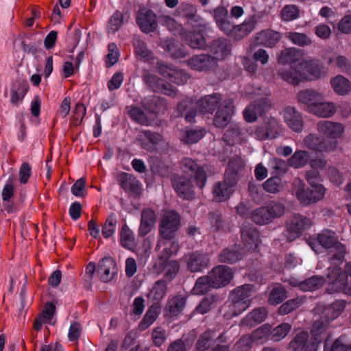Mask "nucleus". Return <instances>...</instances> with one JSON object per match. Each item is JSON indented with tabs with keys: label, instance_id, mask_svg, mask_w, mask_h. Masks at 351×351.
I'll return each mask as SVG.
<instances>
[{
	"label": "nucleus",
	"instance_id": "c03bdc74",
	"mask_svg": "<svg viewBox=\"0 0 351 351\" xmlns=\"http://www.w3.org/2000/svg\"><path fill=\"white\" fill-rule=\"evenodd\" d=\"M308 152L304 150H298L287 160L288 165L294 168L300 169L308 162Z\"/></svg>",
	"mask_w": 351,
	"mask_h": 351
},
{
	"label": "nucleus",
	"instance_id": "20e7f679",
	"mask_svg": "<svg viewBox=\"0 0 351 351\" xmlns=\"http://www.w3.org/2000/svg\"><path fill=\"white\" fill-rule=\"evenodd\" d=\"M181 217L174 210L166 211L161 218L158 226L159 237L166 241L175 239L180 228Z\"/></svg>",
	"mask_w": 351,
	"mask_h": 351
},
{
	"label": "nucleus",
	"instance_id": "7c9ffc66",
	"mask_svg": "<svg viewBox=\"0 0 351 351\" xmlns=\"http://www.w3.org/2000/svg\"><path fill=\"white\" fill-rule=\"evenodd\" d=\"M297 99L300 104L303 105L305 110L311 112V108L323 99V96L318 91L313 89H306L299 91Z\"/></svg>",
	"mask_w": 351,
	"mask_h": 351
},
{
	"label": "nucleus",
	"instance_id": "4be33fe9",
	"mask_svg": "<svg viewBox=\"0 0 351 351\" xmlns=\"http://www.w3.org/2000/svg\"><path fill=\"white\" fill-rule=\"evenodd\" d=\"M141 106L152 114L157 115L168 109L166 99L156 95H149L141 99Z\"/></svg>",
	"mask_w": 351,
	"mask_h": 351
},
{
	"label": "nucleus",
	"instance_id": "39448f33",
	"mask_svg": "<svg viewBox=\"0 0 351 351\" xmlns=\"http://www.w3.org/2000/svg\"><path fill=\"white\" fill-rule=\"evenodd\" d=\"M180 168L183 173L193 177L196 185L203 189L207 181V173L204 166L199 165L196 160L188 158H183L179 163Z\"/></svg>",
	"mask_w": 351,
	"mask_h": 351
},
{
	"label": "nucleus",
	"instance_id": "5701e85b",
	"mask_svg": "<svg viewBox=\"0 0 351 351\" xmlns=\"http://www.w3.org/2000/svg\"><path fill=\"white\" fill-rule=\"evenodd\" d=\"M197 108H198L197 102H194L191 98H185L177 104L176 116L178 117H184L187 122H195Z\"/></svg>",
	"mask_w": 351,
	"mask_h": 351
},
{
	"label": "nucleus",
	"instance_id": "052dcab7",
	"mask_svg": "<svg viewBox=\"0 0 351 351\" xmlns=\"http://www.w3.org/2000/svg\"><path fill=\"white\" fill-rule=\"evenodd\" d=\"M308 332L301 331L290 341L289 348L293 351H300L302 347H304L305 343L308 341Z\"/></svg>",
	"mask_w": 351,
	"mask_h": 351
},
{
	"label": "nucleus",
	"instance_id": "0e129e2a",
	"mask_svg": "<svg viewBox=\"0 0 351 351\" xmlns=\"http://www.w3.org/2000/svg\"><path fill=\"white\" fill-rule=\"evenodd\" d=\"M208 219L213 232H218L223 228L222 215L219 211L216 210L210 212L208 213Z\"/></svg>",
	"mask_w": 351,
	"mask_h": 351
},
{
	"label": "nucleus",
	"instance_id": "1a4fd4ad",
	"mask_svg": "<svg viewBox=\"0 0 351 351\" xmlns=\"http://www.w3.org/2000/svg\"><path fill=\"white\" fill-rule=\"evenodd\" d=\"M213 289H219L229 285L234 277L232 269L224 265L214 267L208 273Z\"/></svg>",
	"mask_w": 351,
	"mask_h": 351
},
{
	"label": "nucleus",
	"instance_id": "6ab92c4d",
	"mask_svg": "<svg viewBox=\"0 0 351 351\" xmlns=\"http://www.w3.org/2000/svg\"><path fill=\"white\" fill-rule=\"evenodd\" d=\"M298 68L300 69L302 78L308 81L320 78L322 73V66L316 60L299 62Z\"/></svg>",
	"mask_w": 351,
	"mask_h": 351
},
{
	"label": "nucleus",
	"instance_id": "0eeeda50",
	"mask_svg": "<svg viewBox=\"0 0 351 351\" xmlns=\"http://www.w3.org/2000/svg\"><path fill=\"white\" fill-rule=\"evenodd\" d=\"M312 224L311 220L300 214L293 215L287 223V240L291 242L298 238L302 232L308 229Z\"/></svg>",
	"mask_w": 351,
	"mask_h": 351
},
{
	"label": "nucleus",
	"instance_id": "58836bf2",
	"mask_svg": "<svg viewBox=\"0 0 351 351\" xmlns=\"http://www.w3.org/2000/svg\"><path fill=\"white\" fill-rule=\"evenodd\" d=\"M233 191V188L224 182H216L213 188L214 199L217 202H225L230 198Z\"/></svg>",
	"mask_w": 351,
	"mask_h": 351
},
{
	"label": "nucleus",
	"instance_id": "5fc2aeb1",
	"mask_svg": "<svg viewBox=\"0 0 351 351\" xmlns=\"http://www.w3.org/2000/svg\"><path fill=\"white\" fill-rule=\"evenodd\" d=\"M213 332L208 329L199 335L195 343L197 351H206L209 349L210 343L213 340Z\"/></svg>",
	"mask_w": 351,
	"mask_h": 351
},
{
	"label": "nucleus",
	"instance_id": "69168bd1",
	"mask_svg": "<svg viewBox=\"0 0 351 351\" xmlns=\"http://www.w3.org/2000/svg\"><path fill=\"white\" fill-rule=\"evenodd\" d=\"M205 134V131L202 129H186L184 136V141L188 144L196 143Z\"/></svg>",
	"mask_w": 351,
	"mask_h": 351
},
{
	"label": "nucleus",
	"instance_id": "c85d7f7f",
	"mask_svg": "<svg viewBox=\"0 0 351 351\" xmlns=\"http://www.w3.org/2000/svg\"><path fill=\"white\" fill-rule=\"evenodd\" d=\"M243 247L239 245H232L224 248L218 256L219 261L226 264H234L243 257Z\"/></svg>",
	"mask_w": 351,
	"mask_h": 351
},
{
	"label": "nucleus",
	"instance_id": "bf43d9fd",
	"mask_svg": "<svg viewBox=\"0 0 351 351\" xmlns=\"http://www.w3.org/2000/svg\"><path fill=\"white\" fill-rule=\"evenodd\" d=\"M291 326L288 323H282L274 328H271V341H279L284 339L290 332Z\"/></svg>",
	"mask_w": 351,
	"mask_h": 351
},
{
	"label": "nucleus",
	"instance_id": "e433bc0d",
	"mask_svg": "<svg viewBox=\"0 0 351 351\" xmlns=\"http://www.w3.org/2000/svg\"><path fill=\"white\" fill-rule=\"evenodd\" d=\"M162 47L173 58H184L186 56L183 45L174 39L165 40L162 43Z\"/></svg>",
	"mask_w": 351,
	"mask_h": 351
},
{
	"label": "nucleus",
	"instance_id": "7ed1b4c3",
	"mask_svg": "<svg viewBox=\"0 0 351 351\" xmlns=\"http://www.w3.org/2000/svg\"><path fill=\"white\" fill-rule=\"evenodd\" d=\"M285 211V207L282 203L271 201L265 206L254 209L251 214V219L257 225H265L282 216Z\"/></svg>",
	"mask_w": 351,
	"mask_h": 351
},
{
	"label": "nucleus",
	"instance_id": "8fccbe9b",
	"mask_svg": "<svg viewBox=\"0 0 351 351\" xmlns=\"http://www.w3.org/2000/svg\"><path fill=\"white\" fill-rule=\"evenodd\" d=\"M302 303V299L298 297L289 300L280 305L278 308V313L281 315L289 314L298 308Z\"/></svg>",
	"mask_w": 351,
	"mask_h": 351
},
{
	"label": "nucleus",
	"instance_id": "37998d69",
	"mask_svg": "<svg viewBox=\"0 0 351 351\" xmlns=\"http://www.w3.org/2000/svg\"><path fill=\"white\" fill-rule=\"evenodd\" d=\"M160 313V306L158 304L152 305L143 319L140 322L138 328L141 331L145 330L151 324H152L156 318L158 317Z\"/></svg>",
	"mask_w": 351,
	"mask_h": 351
},
{
	"label": "nucleus",
	"instance_id": "f03ea898",
	"mask_svg": "<svg viewBox=\"0 0 351 351\" xmlns=\"http://www.w3.org/2000/svg\"><path fill=\"white\" fill-rule=\"evenodd\" d=\"M309 185L306 189L305 184L299 178L295 179L293 183V191L300 204L304 206L319 201L324 197L326 192L325 188L322 184Z\"/></svg>",
	"mask_w": 351,
	"mask_h": 351
},
{
	"label": "nucleus",
	"instance_id": "c9c22d12",
	"mask_svg": "<svg viewBox=\"0 0 351 351\" xmlns=\"http://www.w3.org/2000/svg\"><path fill=\"white\" fill-rule=\"evenodd\" d=\"M328 250V259L332 267H340L345 261V256L348 253L346 246L340 242Z\"/></svg>",
	"mask_w": 351,
	"mask_h": 351
},
{
	"label": "nucleus",
	"instance_id": "e2e57ef3",
	"mask_svg": "<svg viewBox=\"0 0 351 351\" xmlns=\"http://www.w3.org/2000/svg\"><path fill=\"white\" fill-rule=\"evenodd\" d=\"M263 189L270 193H277L282 188V179L279 176H273L263 184Z\"/></svg>",
	"mask_w": 351,
	"mask_h": 351
},
{
	"label": "nucleus",
	"instance_id": "423d86ee",
	"mask_svg": "<svg viewBox=\"0 0 351 351\" xmlns=\"http://www.w3.org/2000/svg\"><path fill=\"white\" fill-rule=\"evenodd\" d=\"M171 186L176 195L182 199L192 200L195 197V187L191 178L180 173H173L170 178Z\"/></svg>",
	"mask_w": 351,
	"mask_h": 351
},
{
	"label": "nucleus",
	"instance_id": "bb28decb",
	"mask_svg": "<svg viewBox=\"0 0 351 351\" xmlns=\"http://www.w3.org/2000/svg\"><path fill=\"white\" fill-rule=\"evenodd\" d=\"M317 131L330 138H339L344 131V126L339 122L319 121L317 123Z\"/></svg>",
	"mask_w": 351,
	"mask_h": 351
},
{
	"label": "nucleus",
	"instance_id": "cd10ccee",
	"mask_svg": "<svg viewBox=\"0 0 351 351\" xmlns=\"http://www.w3.org/2000/svg\"><path fill=\"white\" fill-rule=\"evenodd\" d=\"M180 34L182 39L192 49L206 50L207 43L201 32L182 29Z\"/></svg>",
	"mask_w": 351,
	"mask_h": 351
},
{
	"label": "nucleus",
	"instance_id": "473e14b6",
	"mask_svg": "<svg viewBox=\"0 0 351 351\" xmlns=\"http://www.w3.org/2000/svg\"><path fill=\"white\" fill-rule=\"evenodd\" d=\"M118 181L125 191L130 192L135 195H140L141 184L133 175L122 172L118 176Z\"/></svg>",
	"mask_w": 351,
	"mask_h": 351
},
{
	"label": "nucleus",
	"instance_id": "a211bd4d",
	"mask_svg": "<svg viewBox=\"0 0 351 351\" xmlns=\"http://www.w3.org/2000/svg\"><path fill=\"white\" fill-rule=\"evenodd\" d=\"M185 258L186 268L191 273L202 271L208 267L210 262L208 255L200 251L189 253Z\"/></svg>",
	"mask_w": 351,
	"mask_h": 351
},
{
	"label": "nucleus",
	"instance_id": "3c124183",
	"mask_svg": "<svg viewBox=\"0 0 351 351\" xmlns=\"http://www.w3.org/2000/svg\"><path fill=\"white\" fill-rule=\"evenodd\" d=\"M242 131V128L239 124L232 123L223 134V138L229 145L234 144L235 141L241 135Z\"/></svg>",
	"mask_w": 351,
	"mask_h": 351
},
{
	"label": "nucleus",
	"instance_id": "6e6d98bb",
	"mask_svg": "<svg viewBox=\"0 0 351 351\" xmlns=\"http://www.w3.org/2000/svg\"><path fill=\"white\" fill-rule=\"evenodd\" d=\"M287 38L293 44L300 47L308 46L312 43L311 39L304 33L291 32L287 34Z\"/></svg>",
	"mask_w": 351,
	"mask_h": 351
},
{
	"label": "nucleus",
	"instance_id": "864d4df0",
	"mask_svg": "<svg viewBox=\"0 0 351 351\" xmlns=\"http://www.w3.org/2000/svg\"><path fill=\"white\" fill-rule=\"evenodd\" d=\"M108 32L114 34L121 28L123 24V14L117 10L108 21Z\"/></svg>",
	"mask_w": 351,
	"mask_h": 351
},
{
	"label": "nucleus",
	"instance_id": "f3484780",
	"mask_svg": "<svg viewBox=\"0 0 351 351\" xmlns=\"http://www.w3.org/2000/svg\"><path fill=\"white\" fill-rule=\"evenodd\" d=\"M188 65L198 71H208L214 69L217 62L211 54L201 53L195 55L187 60Z\"/></svg>",
	"mask_w": 351,
	"mask_h": 351
},
{
	"label": "nucleus",
	"instance_id": "f8f14e48",
	"mask_svg": "<svg viewBox=\"0 0 351 351\" xmlns=\"http://www.w3.org/2000/svg\"><path fill=\"white\" fill-rule=\"evenodd\" d=\"M270 103L267 98H261L251 102L243 110V115L245 121L254 122L258 116L263 117L270 108Z\"/></svg>",
	"mask_w": 351,
	"mask_h": 351
},
{
	"label": "nucleus",
	"instance_id": "4c0bfd02",
	"mask_svg": "<svg viewBox=\"0 0 351 351\" xmlns=\"http://www.w3.org/2000/svg\"><path fill=\"white\" fill-rule=\"evenodd\" d=\"M186 300V298L180 295L169 300L165 307V315L173 317L179 315L185 306Z\"/></svg>",
	"mask_w": 351,
	"mask_h": 351
},
{
	"label": "nucleus",
	"instance_id": "ddd939ff",
	"mask_svg": "<svg viewBox=\"0 0 351 351\" xmlns=\"http://www.w3.org/2000/svg\"><path fill=\"white\" fill-rule=\"evenodd\" d=\"M340 243L336 233L330 230L325 229L318 234L315 238L310 239L308 245L317 252L319 247L329 250Z\"/></svg>",
	"mask_w": 351,
	"mask_h": 351
},
{
	"label": "nucleus",
	"instance_id": "c756f323",
	"mask_svg": "<svg viewBox=\"0 0 351 351\" xmlns=\"http://www.w3.org/2000/svg\"><path fill=\"white\" fill-rule=\"evenodd\" d=\"M298 62H293L287 66H283L278 70V75L284 81L293 86L298 85L302 79L300 69L298 68Z\"/></svg>",
	"mask_w": 351,
	"mask_h": 351
},
{
	"label": "nucleus",
	"instance_id": "a18cd8bd",
	"mask_svg": "<svg viewBox=\"0 0 351 351\" xmlns=\"http://www.w3.org/2000/svg\"><path fill=\"white\" fill-rule=\"evenodd\" d=\"M324 279L318 276H313L304 280L300 281V290L303 291H313L319 289L323 286Z\"/></svg>",
	"mask_w": 351,
	"mask_h": 351
},
{
	"label": "nucleus",
	"instance_id": "9b49d317",
	"mask_svg": "<svg viewBox=\"0 0 351 351\" xmlns=\"http://www.w3.org/2000/svg\"><path fill=\"white\" fill-rule=\"evenodd\" d=\"M280 134V125L276 119L274 117L266 118L261 125L256 128L254 134L260 141L272 139Z\"/></svg>",
	"mask_w": 351,
	"mask_h": 351
},
{
	"label": "nucleus",
	"instance_id": "13d9d810",
	"mask_svg": "<svg viewBox=\"0 0 351 351\" xmlns=\"http://www.w3.org/2000/svg\"><path fill=\"white\" fill-rule=\"evenodd\" d=\"M117 223L115 214L112 213L109 215L102 227L101 233L104 238L108 239L114 234Z\"/></svg>",
	"mask_w": 351,
	"mask_h": 351
},
{
	"label": "nucleus",
	"instance_id": "6e6552de",
	"mask_svg": "<svg viewBox=\"0 0 351 351\" xmlns=\"http://www.w3.org/2000/svg\"><path fill=\"white\" fill-rule=\"evenodd\" d=\"M235 107L232 99H226L221 102L213 119V125L220 129L230 124L234 114Z\"/></svg>",
	"mask_w": 351,
	"mask_h": 351
},
{
	"label": "nucleus",
	"instance_id": "393cba45",
	"mask_svg": "<svg viewBox=\"0 0 351 351\" xmlns=\"http://www.w3.org/2000/svg\"><path fill=\"white\" fill-rule=\"evenodd\" d=\"M304 143L308 149L319 152H329L335 148V145L330 141L313 134H310L304 138Z\"/></svg>",
	"mask_w": 351,
	"mask_h": 351
},
{
	"label": "nucleus",
	"instance_id": "79ce46f5",
	"mask_svg": "<svg viewBox=\"0 0 351 351\" xmlns=\"http://www.w3.org/2000/svg\"><path fill=\"white\" fill-rule=\"evenodd\" d=\"M346 306V302L341 300H335L328 305L324 310V314L326 320L330 322L338 317L345 309Z\"/></svg>",
	"mask_w": 351,
	"mask_h": 351
},
{
	"label": "nucleus",
	"instance_id": "dca6fc26",
	"mask_svg": "<svg viewBox=\"0 0 351 351\" xmlns=\"http://www.w3.org/2000/svg\"><path fill=\"white\" fill-rule=\"evenodd\" d=\"M282 36L280 32L271 29L261 30L254 37V46H263L273 48L280 42Z\"/></svg>",
	"mask_w": 351,
	"mask_h": 351
},
{
	"label": "nucleus",
	"instance_id": "a878e982",
	"mask_svg": "<svg viewBox=\"0 0 351 351\" xmlns=\"http://www.w3.org/2000/svg\"><path fill=\"white\" fill-rule=\"evenodd\" d=\"M222 99L219 93L206 95L197 101L198 109L202 114H213L219 108Z\"/></svg>",
	"mask_w": 351,
	"mask_h": 351
},
{
	"label": "nucleus",
	"instance_id": "9d476101",
	"mask_svg": "<svg viewBox=\"0 0 351 351\" xmlns=\"http://www.w3.org/2000/svg\"><path fill=\"white\" fill-rule=\"evenodd\" d=\"M327 278L329 280L328 287H327V292L328 293L340 291H343L346 293L348 277L346 274L342 273L340 267H330L328 268Z\"/></svg>",
	"mask_w": 351,
	"mask_h": 351
},
{
	"label": "nucleus",
	"instance_id": "72a5a7b5",
	"mask_svg": "<svg viewBox=\"0 0 351 351\" xmlns=\"http://www.w3.org/2000/svg\"><path fill=\"white\" fill-rule=\"evenodd\" d=\"M156 221L155 211L149 208H145L141 213V223L138 228V234L145 237L153 229Z\"/></svg>",
	"mask_w": 351,
	"mask_h": 351
},
{
	"label": "nucleus",
	"instance_id": "2f4dec72",
	"mask_svg": "<svg viewBox=\"0 0 351 351\" xmlns=\"http://www.w3.org/2000/svg\"><path fill=\"white\" fill-rule=\"evenodd\" d=\"M284 119L287 125L293 131L296 132H302L303 129L302 114L294 107L288 106L285 108Z\"/></svg>",
	"mask_w": 351,
	"mask_h": 351
},
{
	"label": "nucleus",
	"instance_id": "412c9836",
	"mask_svg": "<svg viewBox=\"0 0 351 351\" xmlns=\"http://www.w3.org/2000/svg\"><path fill=\"white\" fill-rule=\"evenodd\" d=\"M240 232L241 241L246 248L252 250L257 247L260 234L256 228L250 223H243Z\"/></svg>",
	"mask_w": 351,
	"mask_h": 351
},
{
	"label": "nucleus",
	"instance_id": "2eb2a0df",
	"mask_svg": "<svg viewBox=\"0 0 351 351\" xmlns=\"http://www.w3.org/2000/svg\"><path fill=\"white\" fill-rule=\"evenodd\" d=\"M244 162L241 158L235 156L230 159L226 169L223 181L232 188L237 184L239 177L243 170Z\"/></svg>",
	"mask_w": 351,
	"mask_h": 351
},
{
	"label": "nucleus",
	"instance_id": "f257e3e1",
	"mask_svg": "<svg viewBox=\"0 0 351 351\" xmlns=\"http://www.w3.org/2000/svg\"><path fill=\"white\" fill-rule=\"evenodd\" d=\"M254 288L253 285L245 284L237 287L230 292L228 309L224 314L227 319L239 315L250 306Z\"/></svg>",
	"mask_w": 351,
	"mask_h": 351
},
{
	"label": "nucleus",
	"instance_id": "de8ad7c7",
	"mask_svg": "<svg viewBox=\"0 0 351 351\" xmlns=\"http://www.w3.org/2000/svg\"><path fill=\"white\" fill-rule=\"evenodd\" d=\"M211 289H213V285L208 274L197 278L193 287V291L197 295H204L210 291Z\"/></svg>",
	"mask_w": 351,
	"mask_h": 351
},
{
	"label": "nucleus",
	"instance_id": "4468645a",
	"mask_svg": "<svg viewBox=\"0 0 351 351\" xmlns=\"http://www.w3.org/2000/svg\"><path fill=\"white\" fill-rule=\"evenodd\" d=\"M206 51L210 53L216 61L226 58L231 53L232 44L226 38H218L207 44Z\"/></svg>",
	"mask_w": 351,
	"mask_h": 351
},
{
	"label": "nucleus",
	"instance_id": "aec40b11",
	"mask_svg": "<svg viewBox=\"0 0 351 351\" xmlns=\"http://www.w3.org/2000/svg\"><path fill=\"white\" fill-rule=\"evenodd\" d=\"M136 21L141 30L146 34L154 32L158 27L156 15L152 10H140Z\"/></svg>",
	"mask_w": 351,
	"mask_h": 351
},
{
	"label": "nucleus",
	"instance_id": "338daca9",
	"mask_svg": "<svg viewBox=\"0 0 351 351\" xmlns=\"http://www.w3.org/2000/svg\"><path fill=\"white\" fill-rule=\"evenodd\" d=\"M135 53L142 58L147 60L151 58L152 51L149 50L146 44L140 39H136L133 42Z\"/></svg>",
	"mask_w": 351,
	"mask_h": 351
},
{
	"label": "nucleus",
	"instance_id": "a19ab883",
	"mask_svg": "<svg viewBox=\"0 0 351 351\" xmlns=\"http://www.w3.org/2000/svg\"><path fill=\"white\" fill-rule=\"evenodd\" d=\"M336 112V108L332 103L323 102L319 100L314 107L311 108L310 113L320 117H330Z\"/></svg>",
	"mask_w": 351,
	"mask_h": 351
},
{
	"label": "nucleus",
	"instance_id": "ea45409f",
	"mask_svg": "<svg viewBox=\"0 0 351 351\" xmlns=\"http://www.w3.org/2000/svg\"><path fill=\"white\" fill-rule=\"evenodd\" d=\"M330 85L339 95H347L351 90V82L341 75L332 77L330 80Z\"/></svg>",
	"mask_w": 351,
	"mask_h": 351
},
{
	"label": "nucleus",
	"instance_id": "774afa93",
	"mask_svg": "<svg viewBox=\"0 0 351 351\" xmlns=\"http://www.w3.org/2000/svg\"><path fill=\"white\" fill-rule=\"evenodd\" d=\"M299 16V9L295 5H287L281 11V17L283 21H290Z\"/></svg>",
	"mask_w": 351,
	"mask_h": 351
},
{
	"label": "nucleus",
	"instance_id": "b1692460",
	"mask_svg": "<svg viewBox=\"0 0 351 351\" xmlns=\"http://www.w3.org/2000/svg\"><path fill=\"white\" fill-rule=\"evenodd\" d=\"M114 260L108 256L101 258L97 269V273L99 279L104 282H108L112 280L117 274V267Z\"/></svg>",
	"mask_w": 351,
	"mask_h": 351
},
{
	"label": "nucleus",
	"instance_id": "49530a36",
	"mask_svg": "<svg viewBox=\"0 0 351 351\" xmlns=\"http://www.w3.org/2000/svg\"><path fill=\"white\" fill-rule=\"evenodd\" d=\"M287 298V291L282 286L274 287L268 297V303L276 306L282 303Z\"/></svg>",
	"mask_w": 351,
	"mask_h": 351
},
{
	"label": "nucleus",
	"instance_id": "603ef678",
	"mask_svg": "<svg viewBox=\"0 0 351 351\" xmlns=\"http://www.w3.org/2000/svg\"><path fill=\"white\" fill-rule=\"evenodd\" d=\"M121 244L125 248L130 249L134 245V237L132 231L124 223L120 232Z\"/></svg>",
	"mask_w": 351,
	"mask_h": 351
},
{
	"label": "nucleus",
	"instance_id": "680f3d73",
	"mask_svg": "<svg viewBox=\"0 0 351 351\" xmlns=\"http://www.w3.org/2000/svg\"><path fill=\"white\" fill-rule=\"evenodd\" d=\"M129 117L136 123L141 125H147L148 119L144 111L139 107L131 106L128 112Z\"/></svg>",
	"mask_w": 351,
	"mask_h": 351
},
{
	"label": "nucleus",
	"instance_id": "09e8293b",
	"mask_svg": "<svg viewBox=\"0 0 351 351\" xmlns=\"http://www.w3.org/2000/svg\"><path fill=\"white\" fill-rule=\"evenodd\" d=\"M143 81L151 91L159 93L164 80L155 75L145 73L143 76Z\"/></svg>",
	"mask_w": 351,
	"mask_h": 351
},
{
	"label": "nucleus",
	"instance_id": "f704fd0d",
	"mask_svg": "<svg viewBox=\"0 0 351 351\" xmlns=\"http://www.w3.org/2000/svg\"><path fill=\"white\" fill-rule=\"evenodd\" d=\"M179 13L192 26L197 27L202 25L203 19L197 14V9L192 4L182 3L179 8Z\"/></svg>",
	"mask_w": 351,
	"mask_h": 351
},
{
	"label": "nucleus",
	"instance_id": "4d7b16f0",
	"mask_svg": "<svg viewBox=\"0 0 351 351\" xmlns=\"http://www.w3.org/2000/svg\"><path fill=\"white\" fill-rule=\"evenodd\" d=\"M216 300V296L213 295L204 297L197 306L195 311L202 315L207 313L215 307Z\"/></svg>",
	"mask_w": 351,
	"mask_h": 351
}]
</instances>
